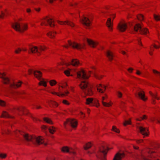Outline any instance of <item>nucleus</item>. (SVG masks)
<instances>
[{
	"label": "nucleus",
	"instance_id": "obj_1",
	"mask_svg": "<svg viewBox=\"0 0 160 160\" xmlns=\"http://www.w3.org/2000/svg\"><path fill=\"white\" fill-rule=\"evenodd\" d=\"M18 132L22 135L25 140L27 142H31L37 145L43 144L46 146L47 144V143L44 142L43 139L42 137H37L35 136H32L24 132H21L19 131Z\"/></svg>",
	"mask_w": 160,
	"mask_h": 160
},
{
	"label": "nucleus",
	"instance_id": "obj_2",
	"mask_svg": "<svg viewBox=\"0 0 160 160\" xmlns=\"http://www.w3.org/2000/svg\"><path fill=\"white\" fill-rule=\"evenodd\" d=\"M79 86L86 94L89 96L92 95L93 92L92 90V87L86 81H81Z\"/></svg>",
	"mask_w": 160,
	"mask_h": 160
},
{
	"label": "nucleus",
	"instance_id": "obj_3",
	"mask_svg": "<svg viewBox=\"0 0 160 160\" xmlns=\"http://www.w3.org/2000/svg\"><path fill=\"white\" fill-rule=\"evenodd\" d=\"M28 48L29 50L28 52L29 53H37L38 55H39L41 53V51H44L46 47L45 46L41 45L39 46L38 47L31 45H28Z\"/></svg>",
	"mask_w": 160,
	"mask_h": 160
},
{
	"label": "nucleus",
	"instance_id": "obj_4",
	"mask_svg": "<svg viewBox=\"0 0 160 160\" xmlns=\"http://www.w3.org/2000/svg\"><path fill=\"white\" fill-rule=\"evenodd\" d=\"M109 148L108 147H105L103 146H102L99 148L98 152L97 157L98 158H100L101 160H105V156L107 154L108 150Z\"/></svg>",
	"mask_w": 160,
	"mask_h": 160
},
{
	"label": "nucleus",
	"instance_id": "obj_5",
	"mask_svg": "<svg viewBox=\"0 0 160 160\" xmlns=\"http://www.w3.org/2000/svg\"><path fill=\"white\" fill-rule=\"evenodd\" d=\"M130 25L133 26V25L132 23H130ZM132 29L135 31H139L141 34L146 35L148 32V30L147 28H142L141 26L138 23L135 24L134 25H133Z\"/></svg>",
	"mask_w": 160,
	"mask_h": 160
},
{
	"label": "nucleus",
	"instance_id": "obj_6",
	"mask_svg": "<svg viewBox=\"0 0 160 160\" xmlns=\"http://www.w3.org/2000/svg\"><path fill=\"white\" fill-rule=\"evenodd\" d=\"M12 27L16 31L21 32L26 30L27 28L26 25L23 24L21 27L20 24L18 22H15L12 24Z\"/></svg>",
	"mask_w": 160,
	"mask_h": 160
},
{
	"label": "nucleus",
	"instance_id": "obj_7",
	"mask_svg": "<svg viewBox=\"0 0 160 160\" xmlns=\"http://www.w3.org/2000/svg\"><path fill=\"white\" fill-rule=\"evenodd\" d=\"M54 21L52 20V18L47 17L43 18L42 20L41 25H44L45 26H47L48 24L50 27H52L55 26L54 24L52 23Z\"/></svg>",
	"mask_w": 160,
	"mask_h": 160
},
{
	"label": "nucleus",
	"instance_id": "obj_8",
	"mask_svg": "<svg viewBox=\"0 0 160 160\" xmlns=\"http://www.w3.org/2000/svg\"><path fill=\"white\" fill-rule=\"evenodd\" d=\"M77 77L78 78L82 79H87L90 76L87 75L84 71L83 69L78 71L76 72Z\"/></svg>",
	"mask_w": 160,
	"mask_h": 160
},
{
	"label": "nucleus",
	"instance_id": "obj_9",
	"mask_svg": "<svg viewBox=\"0 0 160 160\" xmlns=\"http://www.w3.org/2000/svg\"><path fill=\"white\" fill-rule=\"evenodd\" d=\"M67 123L70 125L72 128H75L77 126V122L74 119H68L64 123L65 128H66V125Z\"/></svg>",
	"mask_w": 160,
	"mask_h": 160
},
{
	"label": "nucleus",
	"instance_id": "obj_10",
	"mask_svg": "<svg viewBox=\"0 0 160 160\" xmlns=\"http://www.w3.org/2000/svg\"><path fill=\"white\" fill-rule=\"evenodd\" d=\"M86 104L89 105L91 106H95L98 107L99 106V104L98 102V101L97 100H93L92 98H88L86 99Z\"/></svg>",
	"mask_w": 160,
	"mask_h": 160
},
{
	"label": "nucleus",
	"instance_id": "obj_11",
	"mask_svg": "<svg viewBox=\"0 0 160 160\" xmlns=\"http://www.w3.org/2000/svg\"><path fill=\"white\" fill-rule=\"evenodd\" d=\"M68 42L70 46H71L73 48H76L78 50L83 48L84 46V45L79 44L75 42H72L70 40H68Z\"/></svg>",
	"mask_w": 160,
	"mask_h": 160
},
{
	"label": "nucleus",
	"instance_id": "obj_12",
	"mask_svg": "<svg viewBox=\"0 0 160 160\" xmlns=\"http://www.w3.org/2000/svg\"><path fill=\"white\" fill-rule=\"evenodd\" d=\"M28 72L29 74H31L32 73H33L35 76L37 78H38V79H40V78L41 77L42 73L41 72L39 71H33L32 69H29L28 70Z\"/></svg>",
	"mask_w": 160,
	"mask_h": 160
},
{
	"label": "nucleus",
	"instance_id": "obj_13",
	"mask_svg": "<svg viewBox=\"0 0 160 160\" xmlns=\"http://www.w3.org/2000/svg\"><path fill=\"white\" fill-rule=\"evenodd\" d=\"M81 22L85 26L87 27L90 26L91 22L88 18L85 17H84L81 20Z\"/></svg>",
	"mask_w": 160,
	"mask_h": 160
},
{
	"label": "nucleus",
	"instance_id": "obj_14",
	"mask_svg": "<svg viewBox=\"0 0 160 160\" xmlns=\"http://www.w3.org/2000/svg\"><path fill=\"white\" fill-rule=\"evenodd\" d=\"M127 28V25L123 22H121L118 25V29L121 32H124Z\"/></svg>",
	"mask_w": 160,
	"mask_h": 160
},
{
	"label": "nucleus",
	"instance_id": "obj_15",
	"mask_svg": "<svg viewBox=\"0 0 160 160\" xmlns=\"http://www.w3.org/2000/svg\"><path fill=\"white\" fill-rule=\"evenodd\" d=\"M140 133L143 135L148 136V130L145 128L140 126L138 128Z\"/></svg>",
	"mask_w": 160,
	"mask_h": 160
},
{
	"label": "nucleus",
	"instance_id": "obj_16",
	"mask_svg": "<svg viewBox=\"0 0 160 160\" xmlns=\"http://www.w3.org/2000/svg\"><path fill=\"white\" fill-rule=\"evenodd\" d=\"M0 78L2 79L4 83H9V80L8 77H6V74L4 73H0Z\"/></svg>",
	"mask_w": 160,
	"mask_h": 160
},
{
	"label": "nucleus",
	"instance_id": "obj_17",
	"mask_svg": "<svg viewBox=\"0 0 160 160\" xmlns=\"http://www.w3.org/2000/svg\"><path fill=\"white\" fill-rule=\"evenodd\" d=\"M61 151L63 152H68L73 154H75V152L73 151L72 148H69L66 146L63 147L61 149Z\"/></svg>",
	"mask_w": 160,
	"mask_h": 160
},
{
	"label": "nucleus",
	"instance_id": "obj_18",
	"mask_svg": "<svg viewBox=\"0 0 160 160\" xmlns=\"http://www.w3.org/2000/svg\"><path fill=\"white\" fill-rule=\"evenodd\" d=\"M58 22L59 24L61 25H64L67 24L68 25L70 26L71 27H73L74 26V25L73 22L68 20H67L64 22H61L58 21Z\"/></svg>",
	"mask_w": 160,
	"mask_h": 160
},
{
	"label": "nucleus",
	"instance_id": "obj_19",
	"mask_svg": "<svg viewBox=\"0 0 160 160\" xmlns=\"http://www.w3.org/2000/svg\"><path fill=\"white\" fill-rule=\"evenodd\" d=\"M97 89L99 92L103 93L106 89V87L101 84H99L98 86H97Z\"/></svg>",
	"mask_w": 160,
	"mask_h": 160
},
{
	"label": "nucleus",
	"instance_id": "obj_20",
	"mask_svg": "<svg viewBox=\"0 0 160 160\" xmlns=\"http://www.w3.org/2000/svg\"><path fill=\"white\" fill-rule=\"evenodd\" d=\"M66 64L67 66L69 65L70 64H72L73 66H76L80 64V62L77 59H74L72 60L71 62H70L69 63H67Z\"/></svg>",
	"mask_w": 160,
	"mask_h": 160
},
{
	"label": "nucleus",
	"instance_id": "obj_21",
	"mask_svg": "<svg viewBox=\"0 0 160 160\" xmlns=\"http://www.w3.org/2000/svg\"><path fill=\"white\" fill-rule=\"evenodd\" d=\"M125 156L123 153H117L115 156L113 160H121L122 158Z\"/></svg>",
	"mask_w": 160,
	"mask_h": 160
},
{
	"label": "nucleus",
	"instance_id": "obj_22",
	"mask_svg": "<svg viewBox=\"0 0 160 160\" xmlns=\"http://www.w3.org/2000/svg\"><path fill=\"white\" fill-rule=\"evenodd\" d=\"M16 109L19 112H22V114L26 115L28 114V111L24 107L17 108Z\"/></svg>",
	"mask_w": 160,
	"mask_h": 160
},
{
	"label": "nucleus",
	"instance_id": "obj_23",
	"mask_svg": "<svg viewBox=\"0 0 160 160\" xmlns=\"http://www.w3.org/2000/svg\"><path fill=\"white\" fill-rule=\"evenodd\" d=\"M22 83V82L19 81L17 83L13 82V83H10V86L12 88H16L20 87Z\"/></svg>",
	"mask_w": 160,
	"mask_h": 160
},
{
	"label": "nucleus",
	"instance_id": "obj_24",
	"mask_svg": "<svg viewBox=\"0 0 160 160\" xmlns=\"http://www.w3.org/2000/svg\"><path fill=\"white\" fill-rule=\"evenodd\" d=\"M86 40L89 45L93 48H94L95 46L98 44L97 42H94L88 38H87Z\"/></svg>",
	"mask_w": 160,
	"mask_h": 160
},
{
	"label": "nucleus",
	"instance_id": "obj_25",
	"mask_svg": "<svg viewBox=\"0 0 160 160\" xmlns=\"http://www.w3.org/2000/svg\"><path fill=\"white\" fill-rule=\"evenodd\" d=\"M106 24L109 30H112V22L111 21V18H108Z\"/></svg>",
	"mask_w": 160,
	"mask_h": 160
},
{
	"label": "nucleus",
	"instance_id": "obj_26",
	"mask_svg": "<svg viewBox=\"0 0 160 160\" xmlns=\"http://www.w3.org/2000/svg\"><path fill=\"white\" fill-rule=\"evenodd\" d=\"M106 54L109 60L111 61L113 59V55L112 53L111 52L109 51H108L106 52Z\"/></svg>",
	"mask_w": 160,
	"mask_h": 160
},
{
	"label": "nucleus",
	"instance_id": "obj_27",
	"mask_svg": "<svg viewBox=\"0 0 160 160\" xmlns=\"http://www.w3.org/2000/svg\"><path fill=\"white\" fill-rule=\"evenodd\" d=\"M137 95H138V97L144 101H145L147 99V98L145 97V95L143 91L137 92Z\"/></svg>",
	"mask_w": 160,
	"mask_h": 160
},
{
	"label": "nucleus",
	"instance_id": "obj_28",
	"mask_svg": "<svg viewBox=\"0 0 160 160\" xmlns=\"http://www.w3.org/2000/svg\"><path fill=\"white\" fill-rule=\"evenodd\" d=\"M48 103L50 107L52 106L53 107H56L58 106V104L56 102L53 101H48Z\"/></svg>",
	"mask_w": 160,
	"mask_h": 160
},
{
	"label": "nucleus",
	"instance_id": "obj_29",
	"mask_svg": "<svg viewBox=\"0 0 160 160\" xmlns=\"http://www.w3.org/2000/svg\"><path fill=\"white\" fill-rule=\"evenodd\" d=\"M4 118H12V116L9 115L6 112L3 111L1 116Z\"/></svg>",
	"mask_w": 160,
	"mask_h": 160
},
{
	"label": "nucleus",
	"instance_id": "obj_30",
	"mask_svg": "<svg viewBox=\"0 0 160 160\" xmlns=\"http://www.w3.org/2000/svg\"><path fill=\"white\" fill-rule=\"evenodd\" d=\"M56 33V32H55L51 31L47 33V35L50 38H53Z\"/></svg>",
	"mask_w": 160,
	"mask_h": 160
},
{
	"label": "nucleus",
	"instance_id": "obj_31",
	"mask_svg": "<svg viewBox=\"0 0 160 160\" xmlns=\"http://www.w3.org/2000/svg\"><path fill=\"white\" fill-rule=\"evenodd\" d=\"M69 93V92L67 91L65 92V93H61V94H57V92H53L52 93L53 94H56V95H57L58 96L60 97V96H65V95H67Z\"/></svg>",
	"mask_w": 160,
	"mask_h": 160
},
{
	"label": "nucleus",
	"instance_id": "obj_32",
	"mask_svg": "<svg viewBox=\"0 0 160 160\" xmlns=\"http://www.w3.org/2000/svg\"><path fill=\"white\" fill-rule=\"evenodd\" d=\"M92 73L94 76L97 79H100L102 77V75H100L96 73L92 72Z\"/></svg>",
	"mask_w": 160,
	"mask_h": 160
},
{
	"label": "nucleus",
	"instance_id": "obj_33",
	"mask_svg": "<svg viewBox=\"0 0 160 160\" xmlns=\"http://www.w3.org/2000/svg\"><path fill=\"white\" fill-rule=\"evenodd\" d=\"M50 133L53 134L55 131V128L53 127H52L48 129Z\"/></svg>",
	"mask_w": 160,
	"mask_h": 160
},
{
	"label": "nucleus",
	"instance_id": "obj_34",
	"mask_svg": "<svg viewBox=\"0 0 160 160\" xmlns=\"http://www.w3.org/2000/svg\"><path fill=\"white\" fill-rule=\"evenodd\" d=\"M91 147V144L90 143H87L85 146H84V149L85 150H87L88 149L90 148Z\"/></svg>",
	"mask_w": 160,
	"mask_h": 160
},
{
	"label": "nucleus",
	"instance_id": "obj_35",
	"mask_svg": "<svg viewBox=\"0 0 160 160\" xmlns=\"http://www.w3.org/2000/svg\"><path fill=\"white\" fill-rule=\"evenodd\" d=\"M43 120L44 121H45L46 122L52 124V121L50 119H49L48 118H44Z\"/></svg>",
	"mask_w": 160,
	"mask_h": 160
},
{
	"label": "nucleus",
	"instance_id": "obj_36",
	"mask_svg": "<svg viewBox=\"0 0 160 160\" xmlns=\"http://www.w3.org/2000/svg\"><path fill=\"white\" fill-rule=\"evenodd\" d=\"M103 14H104L105 16H112V18L113 19L115 18V15L114 14H108V13L106 12H103Z\"/></svg>",
	"mask_w": 160,
	"mask_h": 160
},
{
	"label": "nucleus",
	"instance_id": "obj_37",
	"mask_svg": "<svg viewBox=\"0 0 160 160\" xmlns=\"http://www.w3.org/2000/svg\"><path fill=\"white\" fill-rule=\"evenodd\" d=\"M150 95L152 96L153 98L157 99L158 100H159L160 99V98H158L157 96V95L156 94H153L151 92H150Z\"/></svg>",
	"mask_w": 160,
	"mask_h": 160
},
{
	"label": "nucleus",
	"instance_id": "obj_38",
	"mask_svg": "<svg viewBox=\"0 0 160 160\" xmlns=\"http://www.w3.org/2000/svg\"><path fill=\"white\" fill-rule=\"evenodd\" d=\"M40 85H43L44 87H46L47 86L46 82L45 81H41L39 83Z\"/></svg>",
	"mask_w": 160,
	"mask_h": 160
},
{
	"label": "nucleus",
	"instance_id": "obj_39",
	"mask_svg": "<svg viewBox=\"0 0 160 160\" xmlns=\"http://www.w3.org/2000/svg\"><path fill=\"white\" fill-rule=\"evenodd\" d=\"M112 130L116 132L119 133V130L115 126H112Z\"/></svg>",
	"mask_w": 160,
	"mask_h": 160
},
{
	"label": "nucleus",
	"instance_id": "obj_40",
	"mask_svg": "<svg viewBox=\"0 0 160 160\" xmlns=\"http://www.w3.org/2000/svg\"><path fill=\"white\" fill-rule=\"evenodd\" d=\"M131 124V120L130 119L129 120H125V122L123 123V125L124 126H126L127 124Z\"/></svg>",
	"mask_w": 160,
	"mask_h": 160
},
{
	"label": "nucleus",
	"instance_id": "obj_41",
	"mask_svg": "<svg viewBox=\"0 0 160 160\" xmlns=\"http://www.w3.org/2000/svg\"><path fill=\"white\" fill-rule=\"evenodd\" d=\"M102 103L103 105L105 107H109L111 105V104L110 103L105 102L103 101H102Z\"/></svg>",
	"mask_w": 160,
	"mask_h": 160
},
{
	"label": "nucleus",
	"instance_id": "obj_42",
	"mask_svg": "<svg viewBox=\"0 0 160 160\" xmlns=\"http://www.w3.org/2000/svg\"><path fill=\"white\" fill-rule=\"evenodd\" d=\"M137 18L140 20H142L143 19V16L141 14L137 16Z\"/></svg>",
	"mask_w": 160,
	"mask_h": 160
},
{
	"label": "nucleus",
	"instance_id": "obj_43",
	"mask_svg": "<svg viewBox=\"0 0 160 160\" xmlns=\"http://www.w3.org/2000/svg\"><path fill=\"white\" fill-rule=\"evenodd\" d=\"M56 83V82L54 80H52L50 81V84L52 86L55 85Z\"/></svg>",
	"mask_w": 160,
	"mask_h": 160
},
{
	"label": "nucleus",
	"instance_id": "obj_44",
	"mask_svg": "<svg viewBox=\"0 0 160 160\" xmlns=\"http://www.w3.org/2000/svg\"><path fill=\"white\" fill-rule=\"evenodd\" d=\"M154 17L155 19L157 21L160 20V16L154 14Z\"/></svg>",
	"mask_w": 160,
	"mask_h": 160
},
{
	"label": "nucleus",
	"instance_id": "obj_45",
	"mask_svg": "<svg viewBox=\"0 0 160 160\" xmlns=\"http://www.w3.org/2000/svg\"><path fill=\"white\" fill-rule=\"evenodd\" d=\"M64 73L68 76L70 75V71L68 70H66L64 71Z\"/></svg>",
	"mask_w": 160,
	"mask_h": 160
},
{
	"label": "nucleus",
	"instance_id": "obj_46",
	"mask_svg": "<svg viewBox=\"0 0 160 160\" xmlns=\"http://www.w3.org/2000/svg\"><path fill=\"white\" fill-rule=\"evenodd\" d=\"M0 105L2 106H5V103L4 101L0 100Z\"/></svg>",
	"mask_w": 160,
	"mask_h": 160
},
{
	"label": "nucleus",
	"instance_id": "obj_47",
	"mask_svg": "<svg viewBox=\"0 0 160 160\" xmlns=\"http://www.w3.org/2000/svg\"><path fill=\"white\" fill-rule=\"evenodd\" d=\"M7 155L6 154L1 153L0 154V157L2 158H6Z\"/></svg>",
	"mask_w": 160,
	"mask_h": 160
},
{
	"label": "nucleus",
	"instance_id": "obj_48",
	"mask_svg": "<svg viewBox=\"0 0 160 160\" xmlns=\"http://www.w3.org/2000/svg\"><path fill=\"white\" fill-rule=\"evenodd\" d=\"M22 51V50L20 48H18L17 49L15 50V52L16 53H19Z\"/></svg>",
	"mask_w": 160,
	"mask_h": 160
},
{
	"label": "nucleus",
	"instance_id": "obj_49",
	"mask_svg": "<svg viewBox=\"0 0 160 160\" xmlns=\"http://www.w3.org/2000/svg\"><path fill=\"white\" fill-rule=\"evenodd\" d=\"M63 102L64 104L67 105H69V103L68 102V101L66 100H63Z\"/></svg>",
	"mask_w": 160,
	"mask_h": 160
},
{
	"label": "nucleus",
	"instance_id": "obj_50",
	"mask_svg": "<svg viewBox=\"0 0 160 160\" xmlns=\"http://www.w3.org/2000/svg\"><path fill=\"white\" fill-rule=\"evenodd\" d=\"M5 14L4 13V12H2L1 14L0 15V18H3V17L5 16Z\"/></svg>",
	"mask_w": 160,
	"mask_h": 160
},
{
	"label": "nucleus",
	"instance_id": "obj_51",
	"mask_svg": "<svg viewBox=\"0 0 160 160\" xmlns=\"http://www.w3.org/2000/svg\"><path fill=\"white\" fill-rule=\"evenodd\" d=\"M137 41H138V44H139V45H140L142 46V43L140 41H141V39H138L137 40Z\"/></svg>",
	"mask_w": 160,
	"mask_h": 160
},
{
	"label": "nucleus",
	"instance_id": "obj_52",
	"mask_svg": "<svg viewBox=\"0 0 160 160\" xmlns=\"http://www.w3.org/2000/svg\"><path fill=\"white\" fill-rule=\"evenodd\" d=\"M153 71L154 73H156L158 74L160 76V72H159L155 70H153Z\"/></svg>",
	"mask_w": 160,
	"mask_h": 160
},
{
	"label": "nucleus",
	"instance_id": "obj_53",
	"mask_svg": "<svg viewBox=\"0 0 160 160\" xmlns=\"http://www.w3.org/2000/svg\"><path fill=\"white\" fill-rule=\"evenodd\" d=\"M136 141L137 143H139L142 142L143 141V140L142 139L137 140Z\"/></svg>",
	"mask_w": 160,
	"mask_h": 160
},
{
	"label": "nucleus",
	"instance_id": "obj_54",
	"mask_svg": "<svg viewBox=\"0 0 160 160\" xmlns=\"http://www.w3.org/2000/svg\"><path fill=\"white\" fill-rule=\"evenodd\" d=\"M118 97L121 98L122 96V93L120 92H118Z\"/></svg>",
	"mask_w": 160,
	"mask_h": 160
},
{
	"label": "nucleus",
	"instance_id": "obj_55",
	"mask_svg": "<svg viewBox=\"0 0 160 160\" xmlns=\"http://www.w3.org/2000/svg\"><path fill=\"white\" fill-rule=\"evenodd\" d=\"M141 120H143L144 119H146V115H144L142 117H141Z\"/></svg>",
	"mask_w": 160,
	"mask_h": 160
},
{
	"label": "nucleus",
	"instance_id": "obj_56",
	"mask_svg": "<svg viewBox=\"0 0 160 160\" xmlns=\"http://www.w3.org/2000/svg\"><path fill=\"white\" fill-rule=\"evenodd\" d=\"M136 74L138 75H140L141 74V72L140 71L138 70H137Z\"/></svg>",
	"mask_w": 160,
	"mask_h": 160
},
{
	"label": "nucleus",
	"instance_id": "obj_57",
	"mask_svg": "<svg viewBox=\"0 0 160 160\" xmlns=\"http://www.w3.org/2000/svg\"><path fill=\"white\" fill-rule=\"evenodd\" d=\"M35 106L36 107V108H37V109H39V108H41V107L39 106H38V105H37V104H35Z\"/></svg>",
	"mask_w": 160,
	"mask_h": 160
},
{
	"label": "nucleus",
	"instance_id": "obj_58",
	"mask_svg": "<svg viewBox=\"0 0 160 160\" xmlns=\"http://www.w3.org/2000/svg\"><path fill=\"white\" fill-rule=\"evenodd\" d=\"M21 94H22L21 93L17 92L15 93H14V94H15V95H18Z\"/></svg>",
	"mask_w": 160,
	"mask_h": 160
},
{
	"label": "nucleus",
	"instance_id": "obj_59",
	"mask_svg": "<svg viewBox=\"0 0 160 160\" xmlns=\"http://www.w3.org/2000/svg\"><path fill=\"white\" fill-rule=\"evenodd\" d=\"M133 69L131 68H129V69H128V71L129 72H131L133 70Z\"/></svg>",
	"mask_w": 160,
	"mask_h": 160
},
{
	"label": "nucleus",
	"instance_id": "obj_60",
	"mask_svg": "<svg viewBox=\"0 0 160 160\" xmlns=\"http://www.w3.org/2000/svg\"><path fill=\"white\" fill-rule=\"evenodd\" d=\"M47 128H48L45 126H44L42 127V129H44V130L46 129Z\"/></svg>",
	"mask_w": 160,
	"mask_h": 160
},
{
	"label": "nucleus",
	"instance_id": "obj_61",
	"mask_svg": "<svg viewBox=\"0 0 160 160\" xmlns=\"http://www.w3.org/2000/svg\"><path fill=\"white\" fill-rule=\"evenodd\" d=\"M27 12H31V10L28 8V9H27Z\"/></svg>",
	"mask_w": 160,
	"mask_h": 160
},
{
	"label": "nucleus",
	"instance_id": "obj_62",
	"mask_svg": "<svg viewBox=\"0 0 160 160\" xmlns=\"http://www.w3.org/2000/svg\"><path fill=\"white\" fill-rule=\"evenodd\" d=\"M154 47L156 48H159V47H158V46H156V45H154Z\"/></svg>",
	"mask_w": 160,
	"mask_h": 160
},
{
	"label": "nucleus",
	"instance_id": "obj_63",
	"mask_svg": "<svg viewBox=\"0 0 160 160\" xmlns=\"http://www.w3.org/2000/svg\"><path fill=\"white\" fill-rule=\"evenodd\" d=\"M80 113H81V115H83L84 116L83 117H85V114L82 112H81Z\"/></svg>",
	"mask_w": 160,
	"mask_h": 160
},
{
	"label": "nucleus",
	"instance_id": "obj_64",
	"mask_svg": "<svg viewBox=\"0 0 160 160\" xmlns=\"http://www.w3.org/2000/svg\"><path fill=\"white\" fill-rule=\"evenodd\" d=\"M35 10L36 11L38 12V11H39L40 10V8H38V9L35 8Z\"/></svg>",
	"mask_w": 160,
	"mask_h": 160
}]
</instances>
